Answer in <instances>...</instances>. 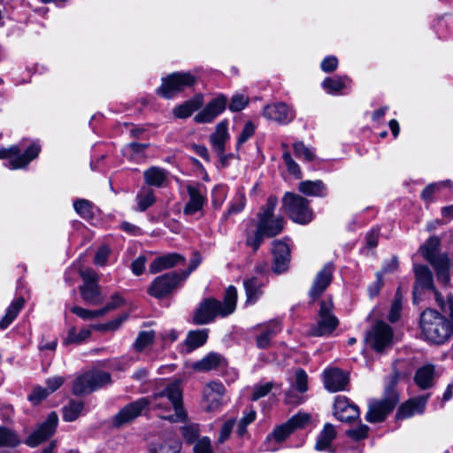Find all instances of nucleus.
<instances>
[{"label": "nucleus", "mask_w": 453, "mask_h": 453, "mask_svg": "<svg viewBox=\"0 0 453 453\" xmlns=\"http://www.w3.org/2000/svg\"><path fill=\"white\" fill-rule=\"evenodd\" d=\"M272 388H273V384L270 382H267L263 385L255 386L254 389H253L251 399L253 401H257L259 398L266 395L271 391Z\"/></svg>", "instance_id": "nucleus-62"}, {"label": "nucleus", "mask_w": 453, "mask_h": 453, "mask_svg": "<svg viewBox=\"0 0 453 453\" xmlns=\"http://www.w3.org/2000/svg\"><path fill=\"white\" fill-rule=\"evenodd\" d=\"M208 334L209 330L206 328L189 331L183 344L186 352L202 347L208 339Z\"/></svg>", "instance_id": "nucleus-28"}, {"label": "nucleus", "mask_w": 453, "mask_h": 453, "mask_svg": "<svg viewBox=\"0 0 453 453\" xmlns=\"http://www.w3.org/2000/svg\"><path fill=\"white\" fill-rule=\"evenodd\" d=\"M19 443L18 435L12 430L0 426V447H15Z\"/></svg>", "instance_id": "nucleus-46"}, {"label": "nucleus", "mask_w": 453, "mask_h": 453, "mask_svg": "<svg viewBox=\"0 0 453 453\" xmlns=\"http://www.w3.org/2000/svg\"><path fill=\"white\" fill-rule=\"evenodd\" d=\"M41 148L36 143H32L23 154H21V149L19 145H12L10 148L0 149V159H10L5 166L10 169H19L26 167L33 159H35Z\"/></svg>", "instance_id": "nucleus-7"}, {"label": "nucleus", "mask_w": 453, "mask_h": 453, "mask_svg": "<svg viewBox=\"0 0 453 453\" xmlns=\"http://www.w3.org/2000/svg\"><path fill=\"white\" fill-rule=\"evenodd\" d=\"M83 410L81 401L72 400L63 408V418L65 421L71 422L75 420Z\"/></svg>", "instance_id": "nucleus-42"}, {"label": "nucleus", "mask_w": 453, "mask_h": 453, "mask_svg": "<svg viewBox=\"0 0 453 453\" xmlns=\"http://www.w3.org/2000/svg\"><path fill=\"white\" fill-rule=\"evenodd\" d=\"M283 161L288 168L289 173L295 175L296 178L300 179L301 170L299 165L294 161L290 153L288 151H285L282 155Z\"/></svg>", "instance_id": "nucleus-52"}, {"label": "nucleus", "mask_w": 453, "mask_h": 453, "mask_svg": "<svg viewBox=\"0 0 453 453\" xmlns=\"http://www.w3.org/2000/svg\"><path fill=\"white\" fill-rule=\"evenodd\" d=\"M236 303L237 290L234 286H229L222 302L212 297L203 300L194 313L193 322L196 325H206L217 317L226 318L234 313Z\"/></svg>", "instance_id": "nucleus-3"}, {"label": "nucleus", "mask_w": 453, "mask_h": 453, "mask_svg": "<svg viewBox=\"0 0 453 453\" xmlns=\"http://www.w3.org/2000/svg\"><path fill=\"white\" fill-rule=\"evenodd\" d=\"M91 334V330L89 328H82L79 333L76 332L75 327H72L68 331L67 337L65 339V344L70 343H81L87 338H88Z\"/></svg>", "instance_id": "nucleus-47"}, {"label": "nucleus", "mask_w": 453, "mask_h": 453, "mask_svg": "<svg viewBox=\"0 0 453 453\" xmlns=\"http://www.w3.org/2000/svg\"><path fill=\"white\" fill-rule=\"evenodd\" d=\"M432 265L436 271L438 280L442 283H447L449 280V258L448 257H442Z\"/></svg>", "instance_id": "nucleus-44"}, {"label": "nucleus", "mask_w": 453, "mask_h": 453, "mask_svg": "<svg viewBox=\"0 0 453 453\" xmlns=\"http://www.w3.org/2000/svg\"><path fill=\"white\" fill-rule=\"evenodd\" d=\"M307 373L303 369H298L296 372V388L300 393H304L307 391Z\"/></svg>", "instance_id": "nucleus-58"}, {"label": "nucleus", "mask_w": 453, "mask_h": 453, "mask_svg": "<svg viewBox=\"0 0 453 453\" xmlns=\"http://www.w3.org/2000/svg\"><path fill=\"white\" fill-rule=\"evenodd\" d=\"M368 426L366 425H360L356 428L347 431V434L355 441L364 439L367 436Z\"/></svg>", "instance_id": "nucleus-61"}, {"label": "nucleus", "mask_w": 453, "mask_h": 453, "mask_svg": "<svg viewBox=\"0 0 453 453\" xmlns=\"http://www.w3.org/2000/svg\"><path fill=\"white\" fill-rule=\"evenodd\" d=\"M184 262L185 257L183 256L178 253H168L157 257L150 265V272L151 273H157Z\"/></svg>", "instance_id": "nucleus-23"}, {"label": "nucleus", "mask_w": 453, "mask_h": 453, "mask_svg": "<svg viewBox=\"0 0 453 453\" xmlns=\"http://www.w3.org/2000/svg\"><path fill=\"white\" fill-rule=\"evenodd\" d=\"M256 126L252 121L246 122L242 133L238 137L237 145L240 146L248 141L254 134Z\"/></svg>", "instance_id": "nucleus-56"}, {"label": "nucleus", "mask_w": 453, "mask_h": 453, "mask_svg": "<svg viewBox=\"0 0 453 453\" xmlns=\"http://www.w3.org/2000/svg\"><path fill=\"white\" fill-rule=\"evenodd\" d=\"M281 331V326L278 321H271L263 326L262 332L257 337V345L260 349L270 346L272 338Z\"/></svg>", "instance_id": "nucleus-29"}, {"label": "nucleus", "mask_w": 453, "mask_h": 453, "mask_svg": "<svg viewBox=\"0 0 453 453\" xmlns=\"http://www.w3.org/2000/svg\"><path fill=\"white\" fill-rule=\"evenodd\" d=\"M201 262V255L198 252H194L188 270H184L179 273L181 275V278L185 280L189 276V274L198 267Z\"/></svg>", "instance_id": "nucleus-59"}, {"label": "nucleus", "mask_w": 453, "mask_h": 453, "mask_svg": "<svg viewBox=\"0 0 453 453\" xmlns=\"http://www.w3.org/2000/svg\"><path fill=\"white\" fill-rule=\"evenodd\" d=\"M282 206L289 218L296 223L308 224L313 219L309 201L301 196L286 193L282 199Z\"/></svg>", "instance_id": "nucleus-6"}, {"label": "nucleus", "mask_w": 453, "mask_h": 453, "mask_svg": "<svg viewBox=\"0 0 453 453\" xmlns=\"http://www.w3.org/2000/svg\"><path fill=\"white\" fill-rule=\"evenodd\" d=\"M336 436L334 427L331 424L325 425L323 430L318 435L315 449L318 451H327L334 453L335 449L332 445L333 441Z\"/></svg>", "instance_id": "nucleus-26"}, {"label": "nucleus", "mask_w": 453, "mask_h": 453, "mask_svg": "<svg viewBox=\"0 0 453 453\" xmlns=\"http://www.w3.org/2000/svg\"><path fill=\"white\" fill-rule=\"evenodd\" d=\"M348 382V374L341 369L332 368L324 372L325 388L330 392L344 390Z\"/></svg>", "instance_id": "nucleus-21"}, {"label": "nucleus", "mask_w": 453, "mask_h": 453, "mask_svg": "<svg viewBox=\"0 0 453 453\" xmlns=\"http://www.w3.org/2000/svg\"><path fill=\"white\" fill-rule=\"evenodd\" d=\"M225 388L222 383L211 381L203 388V404L207 411L219 409L223 404Z\"/></svg>", "instance_id": "nucleus-15"}, {"label": "nucleus", "mask_w": 453, "mask_h": 453, "mask_svg": "<svg viewBox=\"0 0 453 453\" xmlns=\"http://www.w3.org/2000/svg\"><path fill=\"white\" fill-rule=\"evenodd\" d=\"M154 338L155 333L153 330L140 332L134 342V349L139 352L142 351L153 342Z\"/></svg>", "instance_id": "nucleus-45"}, {"label": "nucleus", "mask_w": 453, "mask_h": 453, "mask_svg": "<svg viewBox=\"0 0 453 453\" xmlns=\"http://www.w3.org/2000/svg\"><path fill=\"white\" fill-rule=\"evenodd\" d=\"M256 418V411L252 409L248 410L244 412V416L240 419L237 427V433L239 435H243L246 432L247 426L252 423Z\"/></svg>", "instance_id": "nucleus-50"}, {"label": "nucleus", "mask_w": 453, "mask_h": 453, "mask_svg": "<svg viewBox=\"0 0 453 453\" xmlns=\"http://www.w3.org/2000/svg\"><path fill=\"white\" fill-rule=\"evenodd\" d=\"M188 201L184 206L183 212L186 215H193L203 210L207 202L206 188L201 184H188L187 186Z\"/></svg>", "instance_id": "nucleus-14"}, {"label": "nucleus", "mask_w": 453, "mask_h": 453, "mask_svg": "<svg viewBox=\"0 0 453 453\" xmlns=\"http://www.w3.org/2000/svg\"><path fill=\"white\" fill-rule=\"evenodd\" d=\"M294 151L298 158H303L306 161H312L315 157L314 152L303 142H296L294 144Z\"/></svg>", "instance_id": "nucleus-49"}, {"label": "nucleus", "mask_w": 453, "mask_h": 453, "mask_svg": "<svg viewBox=\"0 0 453 453\" xmlns=\"http://www.w3.org/2000/svg\"><path fill=\"white\" fill-rule=\"evenodd\" d=\"M299 190L306 196H326V187L322 180H303L299 183Z\"/></svg>", "instance_id": "nucleus-34"}, {"label": "nucleus", "mask_w": 453, "mask_h": 453, "mask_svg": "<svg viewBox=\"0 0 453 453\" xmlns=\"http://www.w3.org/2000/svg\"><path fill=\"white\" fill-rule=\"evenodd\" d=\"M434 368L432 365H425L419 368L415 374L417 385L422 388H429L433 385Z\"/></svg>", "instance_id": "nucleus-39"}, {"label": "nucleus", "mask_w": 453, "mask_h": 453, "mask_svg": "<svg viewBox=\"0 0 453 453\" xmlns=\"http://www.w3.org/2000/svg\"><path fill=\"white\" fill-rule=\"evenodd\" d=\"M202 103V98L196 97L194 100L188 101L185 104L175 107L173 113L177 118L186 119L195 111L198 110L201 107Z\"/></svg>", "instance_id": "nucleus-41"}, {"label": "nucleus", "mask_w": 453, "mask_h": 453, "mask_svg": "<svg viewBox=\"0 0 453 453\" xmlns=\"http://www.w3.org/2000/svg\"><path fill=\"white\" fill-rule=\"evenodd\" d=\"M398 402L397 392L393 388L387 389L383 399L369 403V409L365 415L366 420L370 423L382 422Z\"/></svg>", "instance_id": "nucleus-8"}, {"label": "nucleus", "mask_w": 453, "mask_h": 453, "mask_svg": "<svg viewBox=\"0 0 453 453\" xmlns=\"http://www.w3.org/2000/svg\"><path fill=\"white\" fill-rule=\"evenodd\" d=\"M135 200L137 203L135 210L145 211L156 201L154 191L148 187H142L137 193Z\"/></svg>", "instance_id": "nucleus-38"}, {"label": "nucleus", "mask_w": 453, "mask_h": 453, "mask_svg": "<svg viewBox=\"0 0 453 453\" xmlns=\"http://www.w3.org/2000/svg\"><path fill=\"white\" fill-rule=\"evenodd\" d=\"M110 255V249L107 246H102L96 253L94 262L96 265L104 266L106 265Z\"/></svg>", "instance_id": "nucleus-63"}, {"label": "nucleus", "mask_w": 453, "mask_h": 453, "mask_svg": "<svg viewBox=\"0 0 453 453\" xmlns=\"http://www.w3.org/2000/svg\"><path fill=\"white\" fill-rule=\"evenodd\" d=\"M333 265L328 263L317 273L309 291V296L312 302L319 298L330 285L333 277Z\"/></svg>", "instance_id": "nucleus-18"}, {"label": "nucleus", "mask_w": 453, "mask_h": 453, "mask_svg": "<svg viewBox=\"0 0 453 453\" xmlns=\"http://www.w3.org/2000/svg\"><path fill=\"white\" fill-rule=\"evenodd\" d=\"M310 414L300 411L288 419L286 424L288 425L294 432L296 429L303 428L310 422Z\"/></svg>", "instance_id": "nucleus-48"}, {"label": "nucleus", "mask_w": 453, "mask_h": 453, "mask_svg": "<svg viewBox=\"0 0 453 453\" xmlns=\"http://www.w3.org/2000/svg\"><path fill=\"white\" fill-rule=\"evenodd\" d=\"M338 66V59L334 56H327L326 57L321 64L320 67L325 73H331L334 71Z\"/></svg>", "instance_id": "nucleus-64"}, {"label": "nucleus", "mask_w": 453, "mask_h": 453, "mask_svg": "<svg viewBox=\"0 0 453 453\" xmlns=\"http://www.w3.org/2000/svg\"><path fill=\"white\" fill-rule=\"evenodd\" d=\"M184 280L179 273H168L157 277L148 288V293L155 298H162L169 295Z\"/></svg>", "instance_id": "nucleus-12"}, {"label": "nucleus", "mask_w": 453, "mask_h": 453, "mask_svg": "<svg viewBox=\"0 0 453 453\" xmlns=\"http://www.w3.org/2000/svg\"><path fill=\"white\" fill-rule=\"evenodd\" d=\"M450 184V180H447L445 181H441V182H437V183H433V184H430L428 186H426L422 193H421V197L425 200V201H431L432 200V196L434 195V193L440 188L441 186H443V185H449Z\"/></svg>", "instance_id": "nucleus-57"}, {"label": "nucleus", "mask_w": 453, "mask_h": 453, "mask_svg": "<svg viewBox=\"0 0 453 453\" xmlns=\"http://www.w3.org/2000/svg\"><path fill=\"white\" fill-rule=\"evenodd\" d=\"M243 285L247 296L246 303H255L263 295L264 282L257 277H252L244 280Z\"/></svg>", "instance_id": "nucleus-31"}, {"label": "nucleus", "mask_w": 453, "mask_h": 453, "mask_svg": "<svg viewBox=\"0 0 453 453\" xmlns=\"http://www.w3.org/2000/svg\"><path fill=\"white\" fill-rule=\"evenodd\" d=\"M335 418L342 422H351L359 418V409L357 405L351 403L345 396H337L334 402Z\"/></svg>", "instance_id": "nucleus-19"}, {"label": "nucleus", "mask_w": 453, "mask_h": 453, "mask_svg": "<svg viewBox=\"0 0 453 453\" xmlns=\"http://www.w3.org/2000/svg\"><path fill=\"white\" fill-rule=\"evenodd\" d=\"M427 398L428 395H421L407 401L399 407L395 418L397 420L405 419L414 416L415 414L423 413Z\"/></svg>", "instance_id": "nucleus-22"}, {"label": "nucleus", "mask_w": 453, "mask_h": 453, "mask_svg": "<svg viewBox=\"0 0 453 453\" xmlns=\"http://www.w3.org/2000/svg\"><path fill=\"white\" fill-rule=\"evenodd\" d=\"M414 273L417 285L422 288H433V276L429 268L426 265H415Z\"/></svg>", "instance_id": "nucleus-40"}, {"label": "nucleus", "mask_w": 453, "mask_h": 453, "mask_svg": "<svg viewBox=\"0 0 453 453\" xmlns=\"http://www.w3.org/2000/svg\"><path fill=\"white\" fill-rule=\"evenodd\" d=\"M71 311L84 320H90L99 316L98 310L90 311L79 306L71 308Z\"/></svg>", "instance_id": "nucleus-55"}, {"label": "nucleus", "mask_w": 453, "mask_h": 453, "mask_svg": "<svg viewBox=\"0 0 453 453\" xmlns=\"http://www.w3.org/2000/svg\"><path fill=\"white\" fill-rule=\"evenodd\" d=\"M73 208L85 219H90L94 216L93 203L87 199H77L73 203Z\"/></svg>", "instance_id": "nucleus-43"}, {"label": "nucleus", "mask_w": 453, "mask_h": 453, "mask_svg": "<svg viewBox=\"0 0 453 453\" xmlns=\"http://www.w3.org/2000/svg\"><path fill=\"white\" fill-rule=\"evenodd\" d=\"M401 310H402V299L399 295V292L396 293L395 300L392 303L389 314H388V320L392 323L397 321L401 315Z\"/></svg>", "instance_id": "nucleus-53"}, {"label": "nucleus", "mask_w": 453, "mask_h": 453, "mask_svg": "<svg viewBox=\"0 0 453 453\" xmlns=\"http://www.w3.org/2000/svg\"><path fill=\"white\" fill-rule=\"evenodd\" d=\"M227 100L224 96H219L211 100L206 106L198 112L194 120L196 123H210L215 119L226 107Z\"/></svg>", "instance_id": "nucleus-17"}, {"label": "nucleus", "mask_w": 453, "mask_h": 453, "mask_svg": "<svg viewBox=\"0 0 453 453\" xmlns=\"http://www.w3.org/2000/svg\"><path fill=\"white\" fill-rule=\"evenodd\" d=\"M393 330L383 321H378L365 335L367 346L376 352H382L392 344Z\"/></svg>", "instance_id": "nucleus-10"}, {"label": "nucleus", "mask_w": 453, "mask_h": 453, "mask_svg": "<svg viewBox=\"0 0 453 453\" xmlns=\"http://www.w3.org/2000/svg\"><path fill=\"white\" fill-rule=\"evenodd\" d=\"M273 257V271L281 273L288 270L290 262V250L288 245L282 241H274L272 247Z\"/></svg>", "instance_id": "nucleus-20"}, {"label": "nucleus", "mask_w": 453, "mask_h": 453, "mask_svg": "<svg viewBox=\"0 0 453 453\" xmlns=\"http://www.w3.org/2000/svg\"><path fill=\"white\" fill-rule=\"evenodd\" d=\"M228 140V123L223 120L217 125L215 132L210 137L211 146L219 156L224 155L225 145Z\"/></svg>", "instance_id": "nucleus-25"}, {"label": "nucleus", "mask_w": 453, "mask_h": 453, "mask_svg": "<svg viewBox=\"0 0 453 453\" xmlns=\"http://www.w3.org/2000/svg\"><path fill=\"white\" fill-rule=\"evenodd\" d=\"M440 245L439 238L433 236L430 237L419 249L422 256L431 264H435L442 257H447V255L438 254V248Z\"/></svg>", "instance_id": "nucleus-27"}, {"label": "nucleus", "mask_w": 453, "mask_h": 453, "mask_svg": "<svg viewBox=\"0 0 453 453\" xmlns=\"http://www.w3.org/2000/svg\"><path fill=\"white\" fill-rule=\"evenodd\" d=\"M111 382V380L109 372L91 370L78 375L74 379L72 391L75 395H88Z\"/></svg>", "instance_id": "nucleus-5"}, {"label": "nucleus", "mask_w": 453, "mask_h": 453, "mask_svg": "<svg viewBox=\"0 0 453 453\" xmlns=\"http://www.w3.org/2000/svg\"><path fill=\"white\" fill-rule=\"evenodd\" d=\"M196 78L190 73H173L164 78L157 93L165 98H171L176 93L194 86Z\"/></svg>", "instance_id": "nucleus-9"}, {"label": "nucleus", "mask_w": 453, "mask_h": 453, "mask_svg": "<svg viewBox=\"0 0 453 453\" xmlns=\"http://www.w3.org/2000/svg\"><path fill=\"white\" fill-rule=\"evenodd\" d=\"M146 184L161 188L166 180L167 172L162 168L152 166L143 173Z\"/></svg>", "instance_id": "nucleus-33"}, {"label": "nucleus", "mask_w": 453, "mask_h": 453, "mask_svg": "<svg viewBox=\"0 0 453 453\" xmlns=\"http://www.w3.org/2000/svg\"><path fill=\"white\" fill-rule=\"evenodd\" d=\"M25 304V299L19 297L15 299L6 310L5 315L0 320V330H4L16 319L19 312Z\"/></svg>", "instance_id": "nucleus-36"}, {"label": "nucleus", "mask_w": 453, "mask_h": 453, "mask_svg": "<svg viewBox=\"0 0 453 453\" xmlns=\"http://www.w3.org/2000/svg\"><path fill=\"white\" fill-rule=\"evenodd\" d=\"M421 338L429 345L441 346L453 337L448 318L434 309L425 310L419 319Z\"/></svg>", "instance_id": "nucleus-4"}, {"label": "nucleus", "mask_w": 453, "mask_h": 453, "mask_svg": "<svg viewBox=\"0 0 453 453\" xmlns=\"http://www.w3.org/2000/svg\"><path fill=\"white\" fill-rule=\"evenodd\" d=\"M81 294L83 300L90 304L97 305L103 301L100 287L96 282L84 283L81 287Z\"/></svg>", "instance_id": "nucleus-32"}, {"label": "nucleus", "mask_w": 453, "mask_h": 453, "mask_svg": "<svg viewBox=\"0 0 453 453\" xmlns=\"http://www.w3.org/2000/svg\"><path fill=\"white\" fill-rule=\"evenodd\" d=\"M180 443L173 439L163 440L152 443L150 447V453H180Z\"/></svg>", "instance_id": "nucleus-37"}, {"label": "nucleus", "mask_w": 453, "mask_h": 453, "mask_svg": "<svg viewBox=\"0 0 453 453\" xmlns=\"http://www.w3.org/2000/svg\"><path fill=\"white\" fill-rule=\"evenodd\" d=\"M293 431L291 430V427L288 426L286 423L282 424L281 426L276 427L273 434L268 435L266 438V441L265 442L264 448L265 450L268 451H275L278 449V447L273 445V441L275 442H282L285 441Z\"/></svg>", "instance_id": "nucleus-30"}, {"label": "nucleus", "mask_w": 453, "mask_h": 453, "mask_svg": "<svg viewBox=\"0 0 453 453\" xmlns=\"http://www.w3.org/2000/svg\"><path fill=\"white\" fill-rule=\"evenodd\" d=\"M150 405L162 412L161 418L170 422H182L186 418L180 384L172 382L152 395L139 398L124 406L111 418V426L119 429L130 424Z\"/></svg>", "instance_id": "nucleus-1"}, {"label": "nucleus", "mask_w": 453, "mask_h": 453, "mask_svg": "<svg viewBox=\"0 0 453 453\" xmlns=\"http://www.w3.org/2000/svg\"><path fill=\"white\" fill-rule=\"evenodd\" d=\"M194 453H213L211 441L209 437L204 436L196 441L194 448Z\"/></svg>", "instance_id": "nucleus-51"}, {"label": "nucleus", "mask_w": 453, "mask_h": 453, "mask_svg": "<svg viewBox=\"0 0 453 453\" xmlns=\"http://www.w3.org/2000/svg\"><path fill=\"white\" fill-rule=\"evenodd\" d=\"M278 199L274 196L268 197L267 202L257 214V229L253 234H249L246 238V245L257 251L265 238H273L280 234L284 228V219L281 216L274 217V211Z\"/></svg>", "instance_id": "nucleus-2"}, {"label": "nucleus", "mask_w": 453, "mask_h": 453, "mask_svg": "<svg viewBox=\"0 0 453 453\" xmlns=\"http://www.w3.org/2000/svg\"><path fill=\"white\" fill-rule=\"evenodd\" d=\"M350 82L351 80L347 76H333L326 78L322 82V87L327 93L337 94L348 87Z\"/></svg>", "instance_id": "nucleus-35"}, {"label": "nucleus", "mask_w": 453, "mask_h": 453, "mask_svg": "<svg viewBox=\"0 0 453 453\" xmlns=\"http://www.w3.org/2000/svg\"><path fill=\"white\" fill-rule=\"evenodd\" d=\"M262 114L266 119L280 125H287L296 117L295 110L282 102L265 105Z\"/></svg>", "instance_id": "nucleus-13"}, {"label": "nucleus", "mask_w": 453, "mask_h": 453, "mask_svg": "<svg viewBox=\"0 0 453 453\" xmlns=\"http://www.w3.org/2000/svg\"><path fill=\"white\" fill-rule=\"evenodd\" d=\"M58 420V415L55 412L50 413L47 419L27 437L26 443L30 447H36L50 438L56 430Z\"/></svg>", "instance_id": "nucleus-16"}, {"label": "nucleus", "mask_w": 453, "mask_h": 453, "mask_svg": "<svg viewBox=\"0 0 453 453\" xmlns=\"http://www.w3.org/2000/svg\"><path fill=\"white\" fill-rule=\"evenodd\" d=\"M226 358L219 353L211 352L194 365V369L200 372L223 370L226 367Z\"/></svg>", "instance_id": "nucleus-24"}, {"label": "nucleus", "mask_w": 453, "mask_h": 453, "mask_svg": "<svg viewBox=\"0 0 453 453\" xmlns=\"http://www.w3.org/2000/svg\"><path fill=\"white\" fill-rule=\"evenodd\" d=\"M338 319L333 313V303L331 300H323L320 303L319 319L317 325L311 329L314 336L329 335L338 326Z\"/></svg>", "instance_id": "nucleus-11"}, {"label": "nucleus", "mask_w": 453, "mask_h": 453, "mask_svg": "<svg viewBox=\"0 0 453 453\" xmlns=\"http://www.w3.org/2000/svg\"><path fill=\"white\" fill-rule=\"evenodd\" d=\"M247 104L248 99L245 96L242 95H234L231 99L228 108L231 111H240Z\"/></svg>", "instance_id": "nucleus-60"}, {"label": "nucleus", "mask_w": 453, "mask_h": 453, "mask_svg": "<svg viewBox=\"0 0 453 453\" xmlns=\"http://www.w3.org/2000/svg\"><path fill=\"white\" fill-rule=\"evenodd\" d=\"M49 392L46 388H42L41 386H37L34 388L31 394L28 395V400L33 403V404L40 403L43 399H45L49 395Z\"/></svg>", "instance_id": "nucleus-54"}]
</instances>
